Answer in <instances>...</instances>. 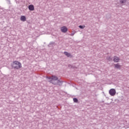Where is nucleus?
<instances>
[{
    "label": "nucleus",
    "mask_w": 129,
    "mask_h": 129,
    "mask_svg": "<svg viewBox=\"0 0 129 129\" xmlns=\"http://www.w3.org/2000/svg\"><path fill=\"white\" fill-rule=\"evenodd\" d=\"M20 20L22 22H26V21H27V18L25 16H21L20 17Z\"/></svg>",
    "instance_id": "obj_7"
},
{
    "label": "nucleus",
    "mask_w": 129,
    "mask_h": 129,
    "mask_svg": "<svg viewBox=\"0 0 129 129\" xmlns=\"http://www.w3.org/2000/svg\"><path fill=\"white\" fill-rule=\"evenodd\" d=\"M74 102H78V99L76 98L73 99Z\"/></svg>",
    "instance_id": "obj_11"
},
{
    "label": "nucleus",
    "mask_w": 129,
    "mask_h": 129,
    "mask_svg": "<svg viewBox=\"0 0 129 129\" xmlns=\"http://www.w3.org/2000/svg\"><path fill=\"white\" fill-rule=\"evenodd\" d=\"M79 27L80 28V29H84V28H85V26H83L82 25H80L79 26Z\"/></svg>",
    "instance_id": "obj_15"
},
{
    "label": "nucleus",
    "mask_w": 129,
    "mask_h": 129,
    "mask_svg": "<svg viewBox=\"0 0 129 129\" xmlns=\"http://www.w3.org/2000/svg\"><path fill=\"white\" fill-rule=\"evenodd\" d=\"M68 67H69V68H72V66L71 64H69Z\"/></svg>",
    "instance_id": "obj_16"
},
{
    "label": "nucleus",
    "mask_w": 129,
    "mask_h": 129,
    "mask_svg": "<svg viewBox=\"0 0 129 129\" xmlns=\"http://www.w3.org/2000/svg\"><path fill=\"white\" fill-rule=\"evenodd\" d=\"M49 80V82L52 83L54 85H59V86H61L62 84H63V81H60V80H58V77L56 76H52L51 77H47Z\"/></svg>",
    "instance_id": "obj_1"
},
{
    "label": "nucleus",
    "mask_w": 129,
    "mask_h": 129,
    "mask_svg": "<svg viewBox=\"0 0 129 129\" xmlns=\"http://www.w3.org/2000/svg\"><path fill=\"white\" fill-rule=\"evenodd\" d=\"M107 60H109V61H111L112 60V58H111L110 56H108L107 57Z\"/></svg>",
    "instance_id": "obj_14"
},
{
    "label": "nucleus",
    "mask_w": 129,
    "mask_h": 129,
    "mask_svg": "<svg viewBox=\"0 0 129 129\" xmlns=\"http://www.w3.org/2000/svg\"><path fill=\"white\" fill-rule=\"evenodd\" d=\"M120 4H121V5H123V4H125V1H120Z\"/></svg>",
    "instance_id": "obj_12"
},
{
    "label": "nucleus",
    "mask_w": 129,
    "mask_h": 129,
    "mask_svg": "<svg viewBox=\"0 0 129 129\" xmlns=\"http://www.w3.org/2000/svg\"><path fill=\"white\" fill-rule=\"evenodd\" d=\"M12 67L13 69L16 70H19L22 68V63L20 61L15 60L13 61V64H12Z\"/></svg>",
    "instance_id": "obj_2"
},
{
    "label": "nucleus",
    "mask_w": 129,
    "mask_h": 129,
    "mask_svg": "<svg viewBox=\"0 0 129 129\" xmlns=\"http://www.w3.org/2000/svg\"><path fill=\"white\" fill-rule=\"evenodd\" d=\"M115 68H116L117 69H120V65L119 64L117 63L114 64Z\"/></svg>",
    "instance_id": "obj_10"
},
{
    "label": "nucleus",
    "mask_w": 129,
    "mask_h": 129,
    "mask_svg": "<svg viewBox=\"0 0 129 129\" xmlns=\"http://www.w3.org/2000/svg\"><path fill=\"white\" fill-rule=\"evenodd\" d=\"M61 31L62 33H66L68 31V29L66 26H63L61 28Z\"/></svg>",
    "instance_id": "obj_4"
},
{
    "label": "nucleus",
    "mask_w": 129,
    "mask_h": 129,
    "mask_svg": "<svg viewBox=\"0 0 129 129\" xmlns=\"http://www.w3.org/2000/svg\"><path fill=\"white\" fill-rule=\"evenodd\" d=\"M55 45H56V43H55L54 42L51 41L48 45V47L50 48V47H53V46H55Z\"/></svg>",
    "instance_id": "obj_8"
},
{
    "label": "nucleus",
    "mask_w": 129,
    "mask_h": 129,
    "mask_svg": "<svg viewBox=\"0 0 129 129\" xmlns=\"http://www.w3.org/2000/svg\"><path fill=\"white\" fill-rule=\"evenodd\" d=\"M64 54L67 57H72V55H71V54L67 51H64Z\"/></svg>",
    "instance_id": "obj_9"
},
{
    "label": "nucleus",
    "mask_w": 129,
    "mask_h": 129,
    "mask_svg": "<svg viewBox=\"0 0 129 129\" xmlns=\"http://www.w3.org/2000/svg\"><path fill=\"white\" fill-rule=\"evenodd\" d=\"M113 61L115 63H117V62L119 61V57H117L116 56H114V57H113Z\"/></svg>",
    "instance_id": "obj_6"
},
{
    "label": "nucleus",
    "mask_w": 129,
    "mask_h": 129,
    "mask_svg": "<svg viewBox=\"0 0 129 129\" xmlns=\"http://www.w3.org/2000/svg\"><path fill=\"white\" fill-rule=\"evenodd\" d=\"M109 93L111 96H114L116 93V91L114 89H111L109 91Z\"/></svg>",
    "instance_id": "obj_3"
},
{
    "label": "nucleus",
    "mask_w": 129,
    "mask_h": 129,
    "mask_svg": "<svg viewBox=\"0 0 129 129\" xmlns=\"http://www.w3.org/2000/svg\"><path fill=\"white\" fill-rule=\"evenodd\" d=\"M75 34V32L74 31H72L71 34H70V36H73Z\"/></svg>",
    "instance_id": "obj_13"
},
{
    "label": "nucleus",
    "mask_w": 129,
    "mask_h": 129,
    "mask_svg": "<svg viewBox=\"0 0 129 129\" xmlns=\"http://www.w3.org/2000/svg\"><path fill=\"white\" fill-rule=\"evenodd\" d=\"M28 10L29 11H34L35 10V7H34V5H30L28 6Z\"/></svg>",
    "instance_id": "obj_5"
}]
</instances>
